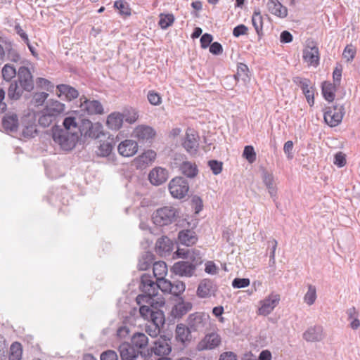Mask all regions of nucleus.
Instances as JSON below:
<instances>
[{
  "label": "nucleus",
  "mask_w": 360,
  "mask_h": 360,
  "mask_svg": "<svg viewBox=\"0 0 360 360\" xmlns=\"http://www.w3.org/2000/svg\"><path fill=\"white\" fill-rule=\"evenodd\" d=\"M64 128L55 127L52 129V138L61 149L69 151L73 149L79 139L77 133V119L75 117H66L63 121Z\"/></svg>",
  "instance_id": "obj_1"
},
{
  "label": "nucleus",
  "mask_w": 360,
  "mask_h": 360,
  "mask_svg": "<svg viewBox=\"0 0 360 360\" xmlns=\"http://www.w3.org/2000/svg\"><path fill=\"white\" fill-rule=\"evenodd\" d=\"M139 288L143 294L136 297L137 304L146 303L153 307L157 296V281L155 282L150 275L143 274L141 277Z\"/></svg>",
  "instance_id": "obj_2"
},
{
  "label": "nucleus",
  "mask_w": 360,
  "mask_h": 360,
  "mask_svg": "<svg viewBox=\"0 0 360 360\" xmlns=\"http://www.w3.org/2000/svg\"><path fill=\"white\" fill-rule=\"evenodd\" d=\"M186 323L192 333H204L210 325V316L205 312H194L188 315Z\"/></svg>",
  "instance_id": "obj_3"
},
{
  "label": "nucleus",
  "mask_w": 360,
  "mask_h": 360,
  "mask_svg": "<svg viewBox=\"0 0 360 360\" xmlns=\"http://www.w3.org/2000/svg\"><path fill=\"white\" fill-rule=\"evenodd\" d=\"M77 133L85 138L98 139L103 134V126L98 122L92 123L87 119L77 120Z\"/></svg>",
  "instance_id": "obj_4"
},
{
  "label": "nucleus",
  "mask_w": 360,
  "mask_h": 360,
  "mask_svg": "<svg viewBox=\"0 0 360 360\" xmlns=\"http://www.w3.org/2000/svg\"><path fill=\"white\" fill-rule=\"evenodd\" d=\"M177 217L178 212L176 208L171 206H165L153 212L152 219L155 225L164 226L172 224Z\"/></svg>",
  "instance_id": "obj_5"
},
{
  "label": "nucleus",
  "mask_w": 360,
  "mask_h": 360,
  "mask_svg": "<svg viewBox=\"0 0 360 360\" xmlns=\"http://www.w3.org/2000/svg\"><path fill=\"white\" fill-rule=\"evenodd\" d=\"M172 352L171 342L165 335L160 336L153 342V345L145 352L146 358L152 356L153 354L158 356H168Z\"/></svg>",
  "instance_id": "obj_6"
},
{
  "label": "nucleus",
  "mask_w": 360,
  "mask_h": 360,
  "mask_svg": "<svg viewBox=\"0 0 360 360\" xmlns=\"http://www.w3.org/2000/svg\"><path fill=\"white\" fill-rule=\"evenodd\" d=\"M169 190L174 198L181 199L184 198L188 192V183L187 180L183 177H175L170 181Z\"/></svg>",
  "instance_id": "obj_7"
},
{
  "label": "nucleus",
  "mask_w": 360,
  "mask_h": 360,
  "mask_svg": "<svg viewBox=\"0 0 360 360\" xmlns=\"http://www.w3.org/2000/svg\"><path fill=\"white\" fill-rule=\"evenodd\" d=\"M138 119L137 114H109L106 124L112 130H118L121 128L124 120L129 124H132Z\"/></svg>",
  "instance_id": "obj_8"
},
{
  "label": "nucleus",
  "mask_w": 360,
  "mask_h": 360,
  "mask_svg": "<svg viewBox=\"0 0 360 360\" xmlns=\"http://www.w3.org/2000/svg\"><path fill=\"white\" fill-rule=\"evenodd\" d=\"M292 82L300 87L309 105L310 106L313 105L314 103V93L316 89L311 84V82L307 78H303L299 76L294 77Z\"/></svg>",
  "instance_id": "obj_9"
},
{
  "label": "nucleus",
  "mask_w": 360,
  "mask_h": 360,
  "mask_svg": "<svg viewBox=\"0 0 360 360\" xmlns=\"http://www.w3.org/2000/svg\"><path fill=\"white\" fill-rule=\"evenodd\" d=\"M132 135L140 143H152L156 135V131L150 126L139 125L134 129Z\"/></svg>",
  "instance_id": "obj_10"
},
{
  "label": "nucleus",
  "mask_w": 360,
  "mask_h": 360,
  "mask_svg": "<svg viewBox=\"0 0 360 360\" xmlns=\"http://www.w3.org/2000/svg\"><path fill=\"white\" fill-rule=\"evenodd\" d=\"M280 295L272 292L263 300L260 301V307L258 309L259 315L267 316L272 312L275 307L278 304Z\"/></svg>",
  "instance_id": "obj_11"
},
{
  "label": "nucleus",
  "mask_w": 360,
  "mask_h": 360,
  "mask_svg": "<svg viewBox=\"0 0 360 360\" xmlns=\"http://www.w3.org/2000/svg\"><path fill=\"white\" fill-rule=\"evenodd\" d=\"M202 261L199 258V261H196L195 264H192L187 261H181L176 262L172 266L174 273L181 276H191L198 264H201Z\"/></svg>",
  "instance_id": "obj_12"
},
{
  "label": "nucleus",
  "mask_w": 360,
  "mask_h": 360,
  "mask_svg": "<svg viewBox=\"0 0 360 360\" xmlns=\"http://www.w3.org/2000/svg\"><path fill=\"white\" fill-rule=\"evenodd\" d=\"M221 343V338L216 333L207 334L197 345L198 351L210 350L217 347Z\"/></svg>",
  "instance_id": "obj_13"
},
{
  "label": "nucleus",
  "mask_w": 360,
  "mask_h": 360,
  "mask_svg": "<svg viewBox=\"0 0 360 360\" xmlns=\"http://www.w3.org/2000/svg\"><path fill=\"white\" fill-rule=\"evenodd\" d=\"M165 323V315L163 313H158L154 320L149 321L145 326V331L151 337L157 338L160 333L161 327Z\"/></svg>",
  "instance_id": "obj_14"
},
{
  "label": "nucleus",
  "mask_w": 360,
  "mask_h": 360,
  "mask_svg": "<svg viewBox=\"0 0 360 360\" xmlns=\"http://www.w3.org/2000/svg\"><path fill=\"white\" fill-rule=\"evenodd\" d=\"M17 82L24 88L25 91L30 92L34 89L32 75L27 67L21 66L19 68Z\"/></svg>",
  "instance_id": "obj_15"
},
{
  "label": "nucleus",
  "mask_w": 360,
  "mask_h": 360,
  "mask_svg": "<svg viewBox=\"0 0 360 360\" xmlns=\"http://www.w3.org/2000/svg\"><path fill=\"white\" fill-rule=\"evenodd\" d=\"M183 146L190 154L196 153L199 147V136L196 131L191 129L186 131Z\"/></svg>",
  "instance_id": "obj_16"
},
{
  "label": "nucleus",
  "mask_w": 360,
  "mask_h": 360,
  "mask_svg": "<svg viewBox=\"0 0 360 360\" xmlns=\"http://www.w3.org/2000/svg\"><path fill=\"white\" fill-rule=\"evenodd\" d=\"M303 59L308 65L316 67L319 64V48L311 42L303 51Z\"/></svg>",
  "instance_id": "obj_17"
},
{
  "label": "nucleus",
  "mask_w": 360,
  "mask_h": 360,
  "mask_svg": "<svg viewBox=\"0 0 360 360\" xmlns=\"http://www.w3.org/2000/svg\"><path fill=\"white\" fill-rule=\"evenodd\" d=\"M79 108L83 112H103L101 103L96 100H89L85 96L79 98Z\"/></svg>",
  "instance_id": "obj_18"
},
{
  "label": "nucleus",
  "mask_w": 360,
  "mask_h": 360,
  "mask_svg": "<svg viewBox=\"0 0 360 360\" xmlns=\"http://www.w3.org/2000/svg\"><path fill=\"white\" fill-rule=\"evenodd\" d=\"M302 337L307 342H320L324 338L323 327L319 325L310 326L304 332Z\"/></svg>",
  "instance_id": "obj_19"
},
{
  "label": "nucleus",
  "mask_w": 360,
  "mask_h": 360,
  "mask_svg": "<svg viewBox=\"0 0 360 360\" xmlns=\"http://www.w3.org/2000/svg\"><path fill=\"white\" fill-rule=\"evenodd\" d=\"M148 338L143 333L136 332L134 333L131 337L130 344L138 352H146L148 350V349H150V347H148Z\"/></svg>",
  "instance_id": "obj_20"
},
{
  "label": "nucleus",
  "mask_w": 360,
  "mask_h": 360,
  "mask_svg": "<svg viewBox=\"0 0 360 360\" xmlns=\"http://www.w3.org/2000/svg\"><path fill=\"white\" fill-rule=\"evenodd\" d=\"M177 157L180 158L181 156L180 155H176L174 158L173 164L175 167H179L181 172L186 176L188 178H194L198 173L196 165L189 161H183L182 163L178 164L176 162V160H178Z\"/></svg>",
  "instance_id": "obj_21"
},
{
  "label": "nucleus",
  "mask_w": 360,
  "mask_h": 360,
  "mask_svg": "<svg viewBox=\"0 0 360 360\" xmlns=\"http://www.w3.org/2000/svg\"><path fill=\"white\" fill-rule=\"evenodd\" d=\"M148 179L152 184L155 186L161 185L167 180L168 172L161 167H155L150 172Z\"/></svg>",
  "instance_id": "obj_22"
},
{
  "label": "nucleus",
  "mask_w": 360,
  "mask_h": 360,
  "mask_svg": "<svg viewBox=\"0 0 360 360\" xmlns=\"http://www.w3.org/2000/svg\"><path fill=\"white\" fill-rule=\"evenodd\" d=\"M119 153L124 157H131L137 153L138 143L136 141L126 139L117 147Z\"/></svg>",
  "instance_id": "obj_23"
},
{
  "label": "nucleus",
  "mask_w": 360,
  "mask_h": 360,
  "mask_svg": "<svg viewBox=\"0 0 360 360\" xmlns=\"http://www.w3.org/2000/svg\"><path fill=\"white\" fill-rule=\"evenodd\" d=\"M164 304L165 302L162 299H161L160 301L155 300V304L153 307H152L153 309H151L149 306L147 305H142L139 309L140 314L143 318L147 319L148 321L154 320L155 316L158 313H163L161 310L158 309L157 307L158 306H162Z\"/></svg>",
  "instance_id": "obj_24"
},
{
  "label": "nucleus",
  "mask_w": 360,
  "mask_h": 360,
  "mask_svg": "<svg viewBox=\"0 0 360 360\" xmlns=\"http://www.w3.org/2000/svg\"><path fill=\"white\" fill-rule=\"evenodd\" d=\"M217 291V286L209 279L202 281L197 289V295L199 297L205 298L214 295Z\"/></svg>",
  "instance_id": "obj_25"
},
{
  "label": "nucleus",
  "mask_w": 360,
  "mask_h": 360,
  "mask_svg": "<svg viewBox=\"0 0 360 360\" xmlns=\"http://www.w3.org/2000/svg\"><path fill=\"white\" fill-rule=\"evenodd\" d=\"M173 243L167 236H162L158 239L155 244L156 252L162 257H165L172 250Z\"/></svg>",
  "instance_id": "obj_26"
},
{
  "label": "nucleus",
  "mask_w": 360,
  "mask_h": 360,
  "mask_svg": "<svg viewBox=\"0 0 360 360\" xmlns=\"http://www.w3.org/2000/svg\"><path fill=\"white\" fill-rule=\"evenodd\" d=\"M175 334L176 339L182 344L189 342L192 339V332L189 330L186 323L177 324L175 330Z\"/></svg>",
  "instance_id": "obj_27"
},
{
  "label": "nucleus",
  "mask_w": 360,
  "mask_h": 360,
  "mask_svg": "<svg viewBox=\"0 0 360 360\" xmlns=\"http://www.w3.org/2000/svg\"><path fill=\"white\" fill-rule=\"evenodd\" d=\"M193 304L190 302H185L182 299L175 304L171 311V314L175 319H181L192 309Z\"/></svg>",
  "instance_id": "obj_28"
},
{
  "label": "nucleus",
  "mask_w": 360,
  "mask_h": 360,
  "mask_svg": "<svg viewBox=\"0 0 360 360\" xmlns=\"http://www.w3.org/2000/svg\"><path fill=\"white\" fill-rule=\"evenodd\" d=\"M268 11L273 15L283 18L288 15V9L278 0H269L267 3Z\"/></svg>",
  "instance_id": "obj_29"
},
{
  "label": "nucleus",
  "mask_w": 360,
  "mask_h": 360,
  "mask_svg": "<svg viewBox=\"0 0 360 360\" xmlns=\"http://www.w3.org/2000/svg\"><path fill=\"white\" fill-rule=\"evenodd\" d=\"M157 154L153 150H147L135 159L138 167L143 168L150 165L155 160Z\"/></svg>",
  "instance_id": "obj_30"
},
{
  "label": "nucleus",
  "mask_w": 360,
  "mask_h": 360,
  "mask_svg": "<svg viewBox=\"0 0 360 360\" xmlns=\"http://www.w3.org/2000/svg\"><path fill=\"white\" fill-rule=\"evenodd\" d=\"M262 181L266 187L268 192L271 198L275 201V198L277 195V187L274 181V178L272 174L269 173L266 170L262 172Z\"/></svg>",
  "instance_id": "obj_31"
},
{
  "label": "nucleus",
  "mask_w": 360,
  "mask_h": 360,
  "mask_svg": "<svg viewBox=\"0 0 360 360\" xmlns=\"http://www.w3.org/2000/svg\"><path fill=\"white\" fill-rule=\"evenodd\" d=\"M179 242L184 245L191 246L197 241L195 233L190 229L181 231L178 234Z\"/></svg>",
  "instance_id": "obj_32"
},
{
  "label": "nucleus",
  "mask_w": 360,
  "mask_h": 360,
  "mask_svg": "<svg viewBox=\"0 0 360 360\" xmlns=\"http://www.w3.org/2000/svg\"><path fill=\"white\" fill-rule=\"evenodd\" d=\"M56 89L59 92L58 96H60L63 95L68 101H70L79 96L78 91L70 85L63 84H58L56 86Z\"/></svg>",
  "instance_id": "obj_33"
},
{
  "label": "nucleus",
  "mask_w": 360,
  "mask_h": 360,
  "mask_svg": "<svg viewBox=\"0 0 360 360\" xmlns=\"http://www.w3.org/2000/svg\"><path fill=\"white\" fill-rule=\"evenodd\" d=\"M2 125L6 131H16L18 127V119L16 114L4 116L2 119Z\"/></svg>",
  "instance_id": "obj_34"
},
{
  "label": "nucleus",
  "mask_w": 360,
  "mask_h": 360,
  "mask_svg": "<svg viewBox=\"0 0 360 360\" xmlns=\"http://www.w3.org/2000/svg\"><path fill=\"white\" fill-rule=\"evenodd\" d=\"M346 314L347 316V321H349L350 328L353 330H357L360 327L358 311L355 307H352L347 309Z\"/></svg>",
  "instance_id": "obj_35"
},
{
  "label": "nucleus",
  "mask_w": 360,
  "mask_h": 360,
  "mask_svg": "<svg viewBox=\"0 0 360 360\" xmlns=\"http://www.w3.org/2000/svg\"><path fill=\"white\" fill-rule=\"evenodd\" d=\"M24 88L17 81L12 82L8 89V97L11 100H18L22 95Z\"/></svg>",
  "instance_id": "obj_36"
},
{
  "label": "nucleus",
  "mask_w": 360,
  "mask_h": 360,
  "mask_svg": "<svg viewBox=\"0 0 360 360\" xmlns=\"http://www.w3.org/2000/svg\"><path fill=\"white\" fill-rule=\"evenodd\" d=\"M336 85L329 82H324L322 84V94L324 98L328 102L333 101L335 98V92L336 91Z\"/></svg>",
  "instance_id": "obj_37"
},
{
  "label": "nucleus",
  "mask_w": 360,
  "mask_h": 360,
  "mask_svg": "<svg viewBox=\"0 0 360 360\" xmlns=\"http://www.w3.org/2000/svg\"><path fill=\"white\" fill-rule=\"evenodd\" d=\"M252 23L258 36L263 35V18L259 11H255L252 17Z\"/></svg>",
  "instance_id": "obj_38"
},
{
  "label": "nucleus",
  "mask_w": 360,
  "mask_h": 360,
  "mask_svg": "<svg viewBox=\"0 0 360 360\" xmlns=\"http://www.w3.org/2000/svg\"><path fill=\"white\" fill-rule=\"evenodd\" d=\"M153 271L156 280H158V278H164L167 272L166 263L162 261L154 262L153 264Z\"/></svg>",
  "instance_id": "obj_39"
},
{
  "label": "nucleus",
  "mask_w": 360,
  "mask_h": 360,
  "mask_svg": "<svg viewBox=\"0 0 360 360\" xmlns=\"http://www.w3.org/2000/svg\"><path fill=\"white\" fill-rule=\"evenodd\" d=\"M316 298V288L311 284H309L307 285V291L303 298L304 302L308 306H311L315 303Z\"/></svg>",
  "instance_id": "obj_40"
},
{
  "label": "nucleus",
  "mask_w": 360,
  "mask_h": 360,
  "mask_svg": "<svg viewBox=\"0 0 360 360\" xmlns=\"http://www.w3.org/2000/svg\"><path fill=\"white\" fill-rule=\"evenodd\" d=\"M159 18L158 25L162 30H167L172 26L175 20L174 15L172 13H160Z\"/></svg>",
  "instance_id": "obj_41"
},
{
  "label": "nucleus",
  "mask_w": 360,
  "mask_h": 360,
  "mask_svg": "<svg viewBox=\"0 0 360 360\" xmlns=\"http://www.w3.org/2000/svg\"><path fill=\"white\" fill-rule=\"evenodd\" d=\"M323 117L328 126L334 127L342 122L343 114H323Z\"/></svg>",
  "instance_id": "obj_42"
},
{
  "label": "nucleus",
  "mask_w": 360,
  "mask_h": 360,
  "mask_svg": "<svg viewBox=\"0 0 360 360\" xmlns=\"http://www.w3.org/2000/svg\"><path fill=\"white\" fill-rule=\"evenodd\" d=\"M46 112H63L65 105L58 101L51 100L46 103Z\"/></svg>",
  "instance_id": "obj_43"
},
{
  "label": "nucleus",
  "mask_w": 360,
  "mask_h": 360,
  "mask_svg": "<svg viewBox=\"0 0 360 360\" xmlns=\"http://www.w3.org/2000/svg\"><path fill=\"white\" fill-rule=\"evenodd\" d=\"M249 69L247 65L244 63H239L237 67V72L235 75V78L237 80L241 79L245 82L249 79L248 76Z\"/></svg>",
  "instance_id": "obj_44"
},
{
  "label": "nucleus",
  "mask_w": 360,
  "mask_h": 360,
  "mask_svg": "<svg viewBox=\"0 0 360 360\" xmlns=\"http://www.w3.org/2000/svg\"><path fill=\"white\" fill-rule=\"evenodd\" d=\"M22 347L19 342H13L11 346L9 360H21Z\"/></svg>",
  "instance_id": "obj_45"
},
{
  "label": "nucleus",
  "mask_w": 360,
  "mask_h": 360,
  "mask_svg": "<svg viewBox=\"0 0 360 360\" xmlns=\"http://www.w3.org/2000/svg\"><path fill=\"white\" fill-rule=\"evenodd\" d=\"M153 255L146 252L139 260L138 267L139 270L144 271L148 269L153 263Z\"/></svg>",
  "instance_id": "obj_46"
},
{
  "label": "nucleus",
  "mask_w": 360,
  "mask_h": 360,
  "mask_svg": "<svg viewBox=\"0 0 360 360\" xmlns=\"http://www.w3.org/2000/svg\"><path fill=\"white\" fill-rule=\"evenodd\" d=\"M16 75L15 68L9 64H6L2 69V77L6 81H10Z\"/></svg>",
  "instance_id": "obj_47"
},
{
  "label": "nucleus",
  "mask_w": 360,
  "mask_h": 360,
  "mask_svg": "<svg viewBox=\"0 0 360 360\" xmlns=\"http://www.w3.org/2000/svg\"><path fill=\"white\" fill-rule=\"evenodd\" d=\"M172 282L165 278H158L157 280V293L158 289L161 290L163 292L169 293L171 292Z\"/></svg>",
  "instance_id": "obj_48"
},
{
  "label": "nucleus",
  "mask_w": 360,
  "mask_h": 360,
  "mask_svg": "<svg viewBox=\"0 0 360 360\" xmlns=\"http://www.w3.org/2000/svg\"><path fill=\"white\" fill-rule=\"evenodd\" d=\"M114 7L119 10L121 14L125 15H129L131 14L128 3L123 0H117L115 1Z\"/></svg>",
  "instance_id": "obj_49"
},
{
  "label": "nucleus",
  "mask_w": 360,
  "mask_h": 360,
  "mask_svg": "<svg viewBox=\"0 0 360 360\" xmlns=\"http://www.w3.org/2000/svg\"><path fill=\"white\" fill-rule=\"evenodd\" d=\"M171 292L169 294H172L175 296H179L180 294L184 292L186 286L185 284L180 281H175L172 283Z\"/></svg>",
  "instance_id": "obj_50"
},
{
  "label": "nucleus",
  "mask_w": 360,
  "mask_h": 360,
  "mask_svg": "<svg viewBox=\"0 0 360 360\" xmlns=\"http://www.w3.org/2000/svg\"><path fill=\"white\" fill-rule=\"evenodd\" d=\"M243 156L250 163H253L256 160V153L252 146H246L244 148Z\"/></svg>",
  "instance_id": "obj_51"
},
{
  "label": "nucleus",
  "mask_w": 360,
  "mask_h": 360,
  "mask_svg": "<svg viewBox=\"0 0 360 360\" xmlns=\"http://www.w3.org/2000/svg\"><path fill=\"white\" fill-rule=\"evenodd\" d=\"M113 146L110 142H103L101 143L98 148V155L103 157L108 156Z\"/></svg>",
  "instance_id": "obj_52"
},
{
  "label": "nucleus",
  "mask_w": 360,
  "mask_h": 360,
  "mask_svg": "<svg viewBox=\"0 0 360 360\" xmlns=\"http://www.w3.org/2000/svg\"><path fill=\"white\" fill-rule=\"evenodd\" d=\"M49 94L46 92L36 93L31 101L32 103L35 106H39L43 105L46 99L47 98Z\"/></svg>",
  "instance_id": "obj_53"
},
{
  "label": "nucleus",
  "mask_w": 360,
  "mask_h": 360,
  "mask_svg": "<svg viewBox=\"0 0 360 360\" xmlns=\"http://www.w3.org/2000/svg\"><path fill=\"white\" fill-rule=\"evenodd\" d=\"M56 115V114H41L38 118L39 124L44 127H49L53 122Z\"/></svg>",
  "instance_id": "obj_54"
},
{
  "label": "nucleus",
  "mask_w": 360,
  "mask_h": 360,
  "mask_svg": "<svg viewBox=\"0 0 360 360\" xmlns=\"http://www.w3.org/2000/svg\"><path fill=\"white\" fill-rule=\"evenodd\" d=\"M250 283L249 278H236L232 281V286L234 288H243L248 287Z\"/></svg>",
  "instance_id": "obj_55"
},
{
  "label": "nucleus",
  "mask_w": 360,
  "mask_h": 360,
  "mask_svg": "<svg viewBox=\"0 0 360 360\" xmlns=\"http://www.w3.org/2000/svg\"><path fill=\"white\" fill-rule=\"evenodd\" d=\"M208 165L210 167L212 173L215 175H217L221 173L222 170V162L212 160L208 162Z\"/></svg>",
  "instance_id": "obj_56"
},
{
  "label": "nucleus",
  "mask_w": 360,
  "mask_h": 360,
  "mask_svg": "<svg viewBox=\"0 0 360 360\" xmlns=\"http://www.w3.org/2000/svg\"><path fill=\"white\" fill-rule=\"evenodd\" d=\"M356 49L352 45H347L343 51L342 56L347 61H351L355 56Z\"/></svg>",
  "instance_id": "obj_57"
},
{
  "label": "nucleus",
  "mask_w": 360,
  "mask_h": 360,
  "mask_svg": "<svg viewBox=\"0 0 360 360\" xmlns=\"http://www.w3.org/2000/svg\"><path fill=\"white\" fill-rule=\"evenodd\" d=\"M101 360H118V355L114 350H107L101 354Z\"/></svg>",
  "instance_id": "obj_58"
},
{
  "label": "nucleus",
  "mask_w": 360,
  "mask_h": 360,
  "mask_svg": "<svg viewBox=\"0 0 360 360\" xmlns=\"http://www.w3.org/2000/svg\"><path fill=\"white\" fill-rule=\"evenodd\" d=\"M22 133L25 137H33L37 134L36 126L33 124L25 126Z\"/></svg>",
  "instance_id": "obj_59"
},
{
  "label": "nucleus",
  "mask_w": 360,
  "mask_h": 360,
  "mask_svg": "<svg viewBox=\"0 0 360 360\" xmlns=\"http://www.w3.org/2000/svg\"><path fill=\"white\" fill-rule=\"evenodd\" d=\"M333 163L338 167H344L346 164L345 155L342 152L337 153Z\"/></svg>",
  "instance_id": "obj_60"
},
{
  "label": "nucleus",
  "mask_w": 360,
  "mask_h": 360,
  "mask_svg": "<svg viewBox=\"0 0 360 360\" xmlns=\"http://www.w3.org/2000/svg\"><path fill=\"white\" fill-rule=\"evenodd\" d=\"M213 39L212 36L210 34L205 33L201 36L200 38V45L202 49L207 48L210 44Z\"/></svg>",
  "instance_id": "obj_61"
},
{
  "label": "nucleus",
  "mask_w": 360,
  "mask_h": 360,
  "mask_svg": "<svg viewBox=\"0 0 360 360\" xmlns=\"http://www.w3.org/2000/svg\"><path fill=\"white\" fill-rule=\"evenodd\" d=\"M248 27L245 25L241 24L233 28V34L236 37H239L241 35L246 34L248 33Z\"/></svg>",
  "instance_id": "obj_62"
},
{
  "label": "nucleus",
  "mask_w": 360,
  "mask_h": 360,
  "mask_svg": "<svg viewBox=\"0 0 360 360\" xmlns=\"http://www.w3.org/2000/svg\"><path fill=\"white\" fill-rule=\"evenodd\" d=\"M292 149L293 142L292 141H288L285 143L283 146V151L287 155V158L290 160L292 159L293 158Z\"/></svg>",
  "instance_id": "obj_63"
},
{
  "label": "nucleus",
  "mask_w": 360,
  "mask_h": 360,
  "mask_svg": "<svg viewBox=\"0 0 360 360\" xmlns=\"http://www.w3.org/2000/svg\"><path fill=\"white\" fill-rule=\"evenodd\" d=\"M148 100L150 103L156 105L160 103L161 98L158 94L154 91H149L148 94Z\"/></svg>",
  "instance_id": "obj_64"
}]
</instances>
